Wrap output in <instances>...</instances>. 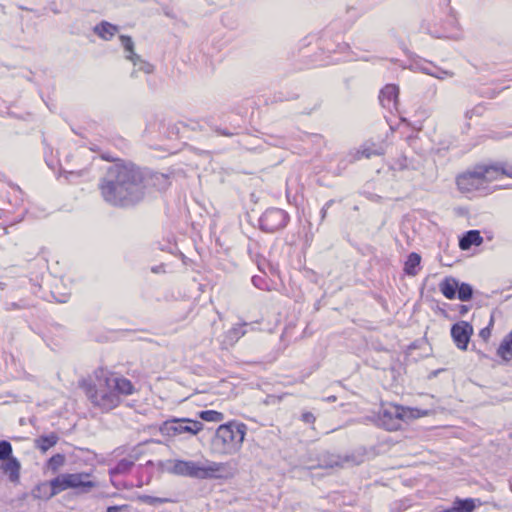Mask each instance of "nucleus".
Returning <instances> with one entry per match:
<instances>
[{
    "label": "nucleus",
    "mask_w": 512,
    "mask_h": 512,
    "mask_svg": "<svg viewBox=\"0 0 512 512\" xmlns=\"http://www.w3.org/2000/svg\"><path fill=\"white\" fill-rule=\"evenodd\" d=\"M98 186L106 203L114 207L128 208L144 199L147 177L135 164L117 162L107 169Z\"/></svg>",
    "instance_id": "nucleus-1"
},
{
    "label": "nucleus",
    "mask_w": 512,
    "mask_h": 512,
    "mask_svg": "<svg viewBox=\"0 0 512 512\" xmlns=\"http://www.w3.org/2000/svg\"><path fill=\"white\" fill-rule=\"evenodd\" d=\"M167 469L174 475L198 479H229L234 476L236 470L230 463H197L184 460L169 461Z\"/></svg>",
    "instance_id": "nucleus-2"
},
{
    "label": "nucleus",
    "mask_w": 512,
    "mask_h": 512,
    "mask_svg": "<svg viewBox=\"0 0 512 512\" xmlns=\"http://www.w3.org/2000/svg\"><path fill=\"white\" fill-rule=\"evenodd\" d=\"M428 415L427 411L400 405L383 407L378 415L377 423L386 430L394 431L401 428L402 422Z\"/></svg>",
    "instance_id": "nucleus-3"
},
{
    "label": "nucleus",
    "mask_w": 512,
    "mask_h": 512,
    "mask_svg": "<svg viewBox=\"0 0 512 512\" xmlns=\"http://www.w3.org/2000/svg\"><path fill=\"white\" fill-rule=\"evenodd\" d=\"M51 492H47L44 496H55L67 489H80L88 491L95 487L96 483L91 479L90 473H67L61 474L50 481Z\"/></svg>",
    "instance_id": "nucleus-4"
},
{
    "label": "nucleus",
    "mask_w": 512,
    "mask_h": 512,
    "mask_svg": "<svg viewBox=\"0 0 512 512\" xmlns=\"http://www.w3.org/2000/svg\"><path fill=\"white\" fill-rule=\"evenodd\" d=\"M203 429V423L189 418H173L165 421L160 432L169 437L196 435Z\"/></svg>",
    "instance_id": "nucleus-5"
},
{
    "label": "nucleus",
    "mask_w": 512,
    "mask_h": 512,
    "mask_svg": "<svg viewBox=\"0 0 512 512\" xmlns=\"http://www.w3.org/2000/svg\"><path fill=\"white\" fill-rule=\"evenodd\" d=\"M246 430V425L238 422L220 425L216 431V444L238 446L243 442Z\"/></svg>",
    "instance_id": "nucleus-6"
},
{
    "label": "nucleus",
    "mask_w": 512,
    "mask_h": 512,
    "mask_svg": "<svg viewBox=\"0 0 512 512\" xmlns=\"http://www.w3.org/2000/svg\"><path fill=\"white\" fill-rule=\"evenodd\" d=\"M88 396L95 406H98L105 411H109L117 407L120 403V398L117 393L113 388H107L105 382H100L98 389H95L94 391L89 390Z\"/></svg>",
    "instance_id": "nucleus-7"
},
{
    "label": "nucleus",
    "mask_w": 512,
    "mask_h": 512,
    "mask_svg": "<svg viewBox=\"0 0 512 512\" xmlns=\"http://www.w3.org/2000/svg\"><path fill=\"white\" fill-rule=\"evenodd\" d=\"M289 215L280 208L267 209L259 219L261 230L273 233L286 227Z\"/></svg>",
    "instance_id": "nucleus-8"
},
{
    "label": "nucleus",
    "mask_w": 512,
    "mask_h": 512,
    "mask_svg": "<svg viewBox=\"0 0 512 512\" xmlns=\"http://www.w3.org/2000/svg\"><path fill=\"white\" fill-rule=\"evenodd\" d=\"M456 184L462 193H471L475 191L487 193L484 180L481 177L478 166H476L473 170H468L459 175L456 178Z\"/></svg>",
    "instance_id": "nucleus-9"
},
{
    "label": "nucleus",
    "mask_w": 512,
    "mask_h": 512,
    "mask_svg": "<svg viewBox=\"0 0 512 512\" xmlns=\"http://www.w3.org/2000/svg\"><path fill=\"white\" fill-rule=\"evenodd\" d=\"M473 334V327L466 321H459L451 327V337L460 350H466Z\"/></svg>",
    "instance_id": "nucleus-10"
},
{
    "label": "nucleus",
    "mask_w": 512,
    "mask_h": 512,
    "mask_svg": "<svg viewBox=\"0 0 512 512\" xmlns=\"http://www.w3.org/2000/svg\"><path fill=\"white\" fill-rule=\"evenodd\" d=\"M12 451L0 450V459L6 460L2 464V469L8 475L9 480L17 484L20 479V464L15 458L11 457Z\"/></svg>",
    "instance_id": "nucleus-11"
},
{
    "label": "nucleus",
    "mask_w": 512,
    "mask_h": 512,
    "mask_svg": "<svg viewBox=\"0 0 512 512\" xmlns=\"http://www.w3.org/2000/svg\"><path fill=\"white\" fill-rule=\"evenodd\" d=\"M105 385L109 389L113 388L118 396L131 395L135 390L132 382L129 379L113 375L105 377Z\"/></svg>",
    "instance_id": "nucleus-12"
},
{
    "label": "nucleus",
    "mask_w": 512,
    "mask_h": 512,
    "mask_svg": "<svg viewBox=\"0 0 512 512\" xmlns=\"http://www.w3.org/2000/svg\"><path fill=\"white\" fill-rule=\"evenodd\" d=\"M399 88L394 84H387L379 95V101L384 108L391 109L396 106Z\"/></svg>",
    "instance_id": "nucleus-13"
},
{
    "label": "nucleus",
    "mask_w": 512,
    "mask_h": 512,
    "mask_svg": "<svg viewBox=\"0 0 512 512\" xmlns=\"http://www.w3.org/2000/svg\"><path fill=\"white\" fill-rule=\"evenodd\" d=\"M479 170L481 177L484 180V185L486 190L488 191V184L501 178V167L500 164L495 165H479Z\"/></svg>",
    "instance_id": "nucleus-14"
},
{
    "label": "nucleus",
    "mask_w": 512,
    "mask_h": 512,
    "mask_svg": "<svg viewBox=\"0 0 512 512\" xmlns=\"http://www.w3.org/2000/svg\"><path fill=\"white\" fill-rule=\"evenodd\" d=\"M483 242V238L478 230L467 231L459 240V247L462 250H468L472 246H479Z\"/></svg>",
    "instance_id": "nucleus-15"
},
{
    "label": "nucleus",
    "mask_w": 512,
    "mask_h": 512,
    "mask_svg": "<svg viewBox=\"0 0 512 512\" xmlns=\"http://www.w3.org/2000/svg\"><path fill=\"white\" fill-rule=\"evenodd\" d=\"M458 283H459V281L457 279H455L454 277H446L439 284L440 292L447 299H450V300L454 299V298H456Z\"/></svg>",
    "instance_id": "nucleus-16"
},
{
    "label": "nucleus",
    "mask_w": 512,
    "mask_h": 512,
    "mask_svg": "<svg viewBox=\"0 0 512 512\" xmlns=\"http://www.w3.org/2000/svg\"><path fill=\"white\" fill-rule=\"evenodd\" d=\"M93 31L100 38L107 41L118 32V27L107 21H102L94 27Z\"/></svg>",
    "instance_id": "nucleus-17"
},
{
    "label": "nucleus",
    "mask_w": 512,
    "mask_h": 512,
    "mask_svg": "<svg viewBox=\"0 0 512 512\" xmlns=\"http://www.w3.org/2000/svg\"><path fill=\"white\" fill-rule=\"evenodd\" d=\"M419 69L422 73L435 77L437 79H445L447 77H453V72L444 70L442 68L436 67L431 63H426L419 66Z\"/></svg>",
    "instance_id": "nucleus-18"
},
{
    "label": "nucleus",
    "mask_w": 512,
    "mask_h": 512,
    "mask_svg": "<svg viewBox=\"0 0 512 512\" xmlns=\"http://www.w3.org/2000/svg\"><path fill=\"white\" fill-rule=\"evenodd\" d=\"M497 354L505 362H508L512 359V331L502 340L497 349Z\"/></svg>",
    "instance_id": "nucleus-19"
},
{
    "label": "nucleus",
    "mask_w": 512,
    "mask_h": 512,
    "mask_svg": "<svg viewBox=\"0 0 512 512\" xmlns=\"http://www.w3.org/2000/svg\"><path fill=\"white\" fill-rule=\"evenodd\" d=\"M120 42L126 54V59L130 60L134 66L138 65L139 55L134 52V42L130 36L121 35Z\"/></svg>",
    "instance_id": "nucleus-20"
},
{
    "label": "nucleus",
    "mask_w": 512,
    "mask_h": 512,
    "mask_svg": "<svg viewBox=\"0 0 512 512\" xmlns=\"http://www.w3.org/2000/svg\"><path fill=\"white\" fill-rule=\"evenodd\" d=\"M420 263L421 256L416 252L410 253L404 265V272L408 276H416L418 274Z\"/></svg>",
    "instance_id": "nucleus-21"
},
{
    "label": "nucleus",
    "mask_w": 512,
    "mask_h": 512,
    "mask_svg": "<svg viewBox=\"0 0 512 512\" xmlns=\"http://www.w3.org/2000/svg\"><path fill=\"white\" fill-rule=\"evenodd\" d=\"M475 508L476 504L473 498H456L452 506L453 512H473Z\"/></svg>",
    "instance_id": "nucleus-22"
},
{
    "label": "nucleus",
    "mask_w": 512,
    "mask_h": 512,
    "mask_svg": "<svg viewBox=\"0 0 512 512\" xmlns=\"http://www.w3.org/2000/svg\"><path fill=\"white\" fill-rule=\"evenodd\" d=\"M59 441V437L56 433L51 432L47 435H42L39 438L35 439V446L36 448H52L53 446L57 445Z\"/></svg>",
    "instance_id": "nucleus-23"
},
{
    "label": "nucleus",
    "mask_w": 512,
    "mask_h": 512,
    "mask_svg": "<svg viewBox=\"0 0 512 512\" xmlns=\"http://www.w3.org/2000/svg\"><path fill=\"white\" fill-rule=\"evenodd\" d=\"M382 154L383 149L381 147H377L375 144L363 145L361 149L357 151L355 159H359L360 157L369 159L372 156H379Z\"/></svg>",
    "instance_id": "nucleus-24"
},
{
    "label": "nucleus",
    "mask_w": 512,
    "mask_h": 512,
    "mask_svg": "<svg viewBox=\"0 0 512 512\" xmlns=\"http://www.w3.org/2000/svg\"><path fill=\"white\" fill-rule=\"evenodd\" d=\"M456 296L460 301H463V302L469 301L473 296L472 286L468 283H464V282L460 283L459 282Z\"/></svg>",
    "instance_id": "nucleus-25"
},
{
    "label": "nucleus",
    "mask_w": 512,
    "mask_h": 512,
    "mask_svg": "<svg viewBox=\"0 0 512 512\" xmlns=\"http://www.w3.org/2000/svg\"><path fill=\"white\" fill-rule=\"evenodd\" d=\"M199 417L207 422H222L224 414L215 410H203L199 412Z\"/></svg>",
    "instance_id": "nucleus-26"
},
{
    "label": "nucleus",
    "mask_w": 512,
    "mask_h": 512,
    "mask_svg": "<svg viewBox=\"0 0 512 512\" xmlns=\"http://www.w3.org/2000/svg\"><path fill=\"white\" fill-rule=\"evenodd\" d=\"M46 491L49 493L51 492V485H50V482H42L40 484H38L33 490H32V495L34 498H38V499H49L51 498L52 496H44V494L46 493Z\"/></svg>",
    "instance_id": "nucleus-27"
},
{
    "label": "nucleus",
    "mask_w": 512,
    "mask_h": 512,
    "mask_svg": "<svg viewBox=\"0 0 512 512\" xmlns=\"http://www.w3.org/2000/svg\"><path fill=\"white\" fill-rule=\"evenodd\" d=\"M135 459H121L113 468V473L122 474L128 472L134 465Z\"/></svg>",
    "instance_id": "nucleus-28"
},
{
    "label": "nucleus",
    "mask_w": 512,
    "mask_h": 512,
    "mask_svg": "<svg viewBox=\"0 0 512 512\" xmlns=\"http://www.w3.org/2000/svg\"><path fill=\"white\" fill-rule=\"evenodd\" d=\"M245 326L246 323L231 328L227 333L229 340L238 341L242 336H244L246 333Z\"/></svg>",
    "instance_id": "nucleus-29"
},
{
    "label": "nucleus",
    "mask_w": 512,
    "mask_h": 512,
    "mask_svg": "<svg viewBox=\"0 0 512 512\" xmlns=\"http://www.w3.org/2000/svg\"><path fill=\"white\" fill-rule=\"evenodd\" d=\"M65 458L61 454L54 455L51 457L48 461V467L52 471H57L63 464H64Z\"/></svg>",
    "instance_id": "nucleus-30"
},
{
    "label": "nucleus",
    "mask_w": 512,
    "mask_h": 512,
    "mask_svg": "<svg viewBox=\"0 0 512 512\" xmlns=\"http://www.w3.org/2000/svg\"><path fill=\"white\" fill-rule=\"evenodd\" d=\"M137 62L138 65H136L135 67H137L138 70L143 71L146 74H150L153 72V65H151L150 63L142 60L140 57L139 60H137Z\"/></svg>",
    "instance_id": "nucleus-31"
},
{
    "label": "nucleus",
    "mask_w": 512,
    "mask_h": 512,
    "mask_svg": "<svg viewBox=\"0 0 512 512\" xmlns=\"http://www.w3.org/2000/svg\"><path fill=\"white\" fill-rule=\"evenodd\" d=\"M301 420L306 424H313L316 418L313 413L307 411L302 413Z\"/></svg>",
    "instance_id": "nucleus-32"
},
{
    "label": "nucleus",
    "mask_w": 512,
    "mask_h": 512,
    "mask_svg": "<svg viewBox=\"0 0 512 512\" xmlns=\"http://www.w3.org/2000/svg\"><path fill=\"white\" fill-rule=\"evenodd\" d=\"M334 200L331 199L325 203V205L322 207L320 213H321V222H323L327 216L328 209L334 204Z\"/></svg>",
    "instance_id": "nucleus-33"
},
{
    "label": "nucleus",
    "mask_w": 512,
    "mask_h": 512,
    "mask_svg": "<svg viewBox=\"0 0 512 512\" xmlns=\"http://www.w3.org/2000/svg\"><path fill=\"white\" fill-rule=\"evenodd\" d=\"M501 167V177L507 176L512 178V166H508L506 164H500Z\"/></svg>",
    "instance_id": "nucleus-34"
},
{
    "label": "nucleus",
    "mask_w": 512,
    "mask_h": 512,
    "mask_svg": "<svg viewBox=\"0 0 512 512\" xmlns=\"http://www.w3.org/2000/svg\"><path fill=\"white\" fill-rule=\"evenodd\" d=\"M149 444H161V441L160 440H156V439H153V438H150V439H143L141 440L135 448L137 447H140V446H143V445H149Z\"/></svg>",
    "instance_id": "nucleus-35"
},
{
    "label": "nucleus",
    "mask_w": 512,
    "mask_h": 512,
    "mask_svg": "<svg viewBox=\"0 0 512 512\" xmlns=\"http://www.w3.org/2000/svg\"><path fill=\"white\" fill-rule=\"evenodd\" d=\"M215 132L221 136H227V137H231L233 135L238 134L237 132H231L227 129H221V128H216Z\"/></svg>",
    "instance_id": "nucleus-36"
},
{
    "label": "nucleus",
    "mask_w": 512,
    "mask_h": 512,
    "mask_svg": "<svg viewBox=\"0 0 512 512\" xmlns=\"http://www.w3.org/2000/svg\"><path fill=\"white\" fill-rule=\"evenodd\" d=\"M342 463L338 460H330L329 462H325L324 464H321L320 466L321 467H324V468H333V467H336V466H341Z\"/></svg>",
    "instance_id": "nucleus-37"
},
{
    "label": "nucleus",
    "mask_w": 512,
    "mask_h": 512,
    "mask_svg": "<svg viewBox=\"0 0 512 512\" xmlns=\"http://www.w3.org/2000/svg\"><path fill=\"white\" fill-rule=\"evenodd\" d=\"M491 335V330L489 327H485L483 329L480 330V333H479V336L483 339V340H487Z\"/></svg>",
    "instance_id": "nucleus-38"
},
{
    "label": "nucleus",
    "mask_w": 512,
    "mask_h": 512,
    "mask_svg": "<svg viewBox=\"0 0 512 512\" xmlns=\"http://www.w3.org/2000/svg\"><path fill=\"white\" fill-rule=\"evenodd\" d=\"M0 448H12L11 443L7 440H0Z\"/></svg>",
    "instance_id": "nucleus-39"
},
{
    "label": "nucleus",
    "mask_w": 512,
    "mask_h": 512,
    "mask_svg": "<svg viewBox=\"0 0 512 512\" xmlns=\"http://www.w3.org/2000/svg\"><path fill=\"white\" fill-rule=\"evenodd\" d=\"M121 508L120 506H109L106 512H120Z\"/></svg>",
    "instance_id": "nucleus-40"
},
{
    "label": "nucleus",
    "mask_w": 512,
    "mask_h": 512,
    "mask_svg": "<svg viewBox=\"0 0 512 512\" xmlns=\"http://www.w3.org/2000/svg\"><path fill=\"white\" fill-rule=\"evenodd\" d=\"M469 311V306L467 305H460V314L464 315Z\"/></svg>",
    "instance_id": "nucleus-41"
},
{
    "label": "nucleus",
    "mask_w": 512,
    "mask_h": 512,
    "mask_svg": "<svg viewBox=\"0 0 512 512\" xmlns=\"http://www.w3.org/2000/svg\"><path fill=\"white\" fill-rule=\"evenodd\" d=\"M325 401L327 402H335L337 400V397L332 395V396H329L327 398H324Z\"/></svg>",
    "instance_id": "nucleus-42"
},
{
    "label": "nucleus",
    "mask_w": 512,
    "mask_h": 512,
    "mask_svg": "<svg viewBox=\"0 0 512 512\" xmlns=\"http://www.w3.org/2000/svg\"><path fill=\"white\" fill-rule=\"evenodd\" d=\"M439 512H453L452 507L440 510Z\"/></svg>",
    "instance_id": "nucleus-43"
},
{
    "label": "nucleus",
    "mask_w": 512,
    "mask_h": 512,
    "mask_svg": "<svg viewBox=\"0 0 512 512\" xmlns=\"http://www.w3.org/2000/svg\"><path fill=\"white\" fill-rule=\"evenodd\" d=\"M5 284L3 282H0V289H3Z\"/></svg>",
    "instance_id": "nucleus-44"
},
{
    "label": "nucleus",
    "mask_w": 512,
    "mask_h": 512,
    "mask_svg": "<svg viewBox=\"0 0 512 512\" xmlns=\"http://www.w3.org/2000/svg\"><path fill=\"white\" fill-rule=\"evenodd\" d=\"M11 307H12V308H17V304H16V303H12V304H11Z\"/></svg>",
    "instance_id": "nucleus-45"
},
{
    "label": "nucleus",
    "mask_w": 512,
    "mask_h": 512,
    "mask_svg": "<svg viewBox=\"0 0 512 512\" xmlns=\"http://www.w3.org/2000/svg\"><path fill=\"white\" fill-rule=\"evenodd\" d=\"M329 455V452L326 451L325 455H323L324 458H326V456Z\"/></svg>",
    "instance_id": "nucleus-46"
},
{
    "label": "nucleus",
    "mask_w": 512,
    "mask_h": 512,
    "mask_svg": "<svg viewBox=\"0 0 512 512\" xmlns=\"http://www.w3.org/2000/svg\"><path fill=\"white\" fill-rule=\"evenodd\" d=\"M152 271H153V272H158V269H156V268H152Z\"/></svg>",
    "instance_id": "nucleus-47"
},
{
    "label": "nucleus",
    "mask_w": 512,
    "mask_h": 512,
    "mask_svg": "<svg viewBox=\"0 0 512 512\" xmlns=\"http://www.w3.org/2000/svg\"><path fill=\"white\" fill-rule=\"evenodd\" d=\"M252 281L254 282V284L256 285V278H252Z\"/></svg>",
    "instance_id": "nucleus-48"
},
{
    "label": "nucleus",
    "mask_w": 512,
    "mask_h": 512,
    "mask_svg": "<svg viewBox=\"0 0 512 512\" xmlns=\"http://www.w3.org/2000/svg\"><path fill=\"white\" fill-rule=\"evenodd\" d=\"M135 72H136V71H133V72L131 73V76H132V77H134V76H135Z\"/></svg>",
    "instance_id": "nucleus-49"
}]
</instances>
